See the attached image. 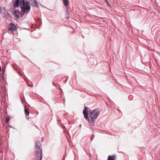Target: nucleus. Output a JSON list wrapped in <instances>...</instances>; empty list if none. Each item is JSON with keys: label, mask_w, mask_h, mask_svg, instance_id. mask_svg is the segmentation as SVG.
<instances>
[{"label": "nucleus", "mask_w": 160, "mask_h": 160, "mask_svg": "<svg viewBox=\"0 0 160 160\" xmlns=\"http://www.w3.org/2000/svg\"><path fill=\"white\" fill-rule=\"evenodd\" d=\"M88 108L85 107L83 111V114L84 118L91 124L94 123V120L97 118L100 113L99 109H96L90 111L88 114Z\"/></svg>", "instance_id": "nucleus-1"}, {"label": "nucleus", "mask_w": 160, "mask_h": 160, "mask_svg": "<svg viewBox=\"0 0 160 160\" xmlns=\"http://www.w3.org/2000/svg\"><path fill=\"white\" fill-rule=\"evenodd\" d=\"M20 4L22 11L24 13H28L30 10V7L29 3L28 1L25 2L24 0H15L13 3L14 7H17Z\"/></svg>", "instance_id": "nucleus-2"}, {"label": "nucleus", "mask_w": 160, "mask_h": 160, "mask_svg": "<svg viewBox=\"0 0 160 160\" xmlns=\"http://www.w3.org/2000/svg\"><path fill=\"white\" fill-rule=\"evenodd\" d=\"M41 145L40 142L37 141L34 148V160H42V157Z\"/></svg>", "instance_id": "nucleus-3"}, {"label": "nucleus", "mask_w": 160, "mask_h": 160, "mask_svg": "<svg viewBox=\"0 0 160 160\" xmlns=\"http://www.w3.org/2000/svg\"><path fill=\"white\" fill-rule=\"evenodd\" d=\"M8 29L12 32H13L16 29V27L12 23H10L8 25Z\"/></svg>", "instance_id": "nucleus-4"}, {"label": "nucleus", "mask_w": 160, "mask_h": 160, "mask_svg": "<svg viewBox=\"0 0 160 160\" xmlns=\"http://www.w3.org/2000/svg\"><path fill=\"white\" fill-rule=\"evenodd\" d=\"M30 1L32 6L35 7H37L38 6V5L36 0H30Z\"/></svg>", "instance_id": "nucleus-5"}, {"label": "nucleus", "mask_w": 160, "mask_h": 160, "mask_svg": "<svg viewBox=\"0 0 160 160\" xmlns=\"http://www.w3.org/2000/svg\"><path fill=\"white\" fill-rule=\"evenodd\" d=\"M116 156L115 155L112 156H109L108 158V160H115Z\"/></svg>", "instance_id": "nucleus-6"}, {"label": "nucleus", "mask_w": 160, "mask_h": 160, "mask_svg": "<svg viewBox=\"0 0 160 160\" xmlns=\"http://www.w3.org/2000/svg\"><path fill=\"white\" fill-rule=\"evenodd\" d=\"M24 112L26 114L28 115V116L29 115V112L28 111L27 108L26 106H24Z\"/></svg>", "instance_id": "nucleus-7"}, {"label": "nucleus", "mask_w": 160, "mask_h": 160, "mask_svg": "<svg viewBox=\"0 0 160 160\" xmlns=\"http://www.w3.org/2000/svg\"><path fill=\"white\" fill-rule=\"evenodd\" d=\"M63 2L64 5L65 6H67L68 4V0H63Z\"/></svg>", "instance_id": "nucleus-8"}, {"label": "nucleus", "mask_w": 160, "mask_h": 160, "mask_svg": "<svg viewBox=\"0 0 160 160\" xmlns=\"http://www.w3.org/2000/svg\"><path fill=\"white\" fill-rule=\"evenodd\" d=\"M13 14L14 15V17H15L17 19H18L19 18V16L17 15L16 13V12L15 11H14L13 12Z\"/></svg>", "instance_id": "nucleus-9"}, {"label": "nucleus", "mask_w": 160, "mask_h": 160, "mask_svg": "<svg viewBox=\"0 0 160 160\" xmlns=\"http://www.w3.org/2000/svg\"><path fill=\"white\" fill-rule=\"evenodd\" d=\"M103 1H105L106 2V3L108 5H109V6H110V4L109 3H108V0H103Z\"/></svg>", "instance_id": "nucleus-10"}, {"label": "nucleus", "mask_w": 160, "mask_h": 160, "mask_svg": "<svg viewBox=\"0 0 160 160\" xmlns=\"http://www.w3.org/2000/svg\"><path fill=\"white\" fill-rule=\"evenodd\" d=\"M26 118L28 119H28H29V117H28V115H26Z\"/></svg>", "instance_id": "nucleus-11"}, {"label": "nucleus", "mask_w": 160, "mask_h": 160, "mask_svg": "<svg viewBox=\"0 0 160 160\" xmlns=\"http://www.w3.org/2000/svg\"><path fill=\"white\" fill-rule=\"evenodd\" d=\"M2 12V8L1 7H0V13Z\"/></svg>", "instance_id": "nucleus-12"}, {"label": "nucleus", "mask_w": 160, "mask_h": 160, "mask_svg": "<svg viewBox=\"0 0 160 160\" xmlns=\"http://www.w3.org/2000/svg\"><path fill=\"white\" fill-rule=\"evenodd\" d=\"M93 137H92L91 138V140H92L93 138Z\"/></svg>", "instance_id": "nucleus-13"}, {"label": "nucleus", "mask_w": 160, "mask_h": 160, "mask_svg": "<svg viewBox=\"0 0 160 160\" xmlns=\"http://www.w3.org/2000/svg\"><path fill=\"white\" fill-rule=\"evenodd\" d=\"M19 75H20V76H21L20 74H19Z\"/></svg>", "instance_id": "nucleus-14"}, {"label": "nucleus", "mask_w": 160, "mask_h": 160, "mask_svg": "<svg viewBox=\"0 0 160 160\" xmlns=\"http://www.w3.org/2000/svg\"><path fill=\"white\" fill-rule=\"evenodd\" d=\"M19 75H20V76H21L20 74H19Z\"/></svg>", "instance_id": "nucleus-15"}]
</instances>
